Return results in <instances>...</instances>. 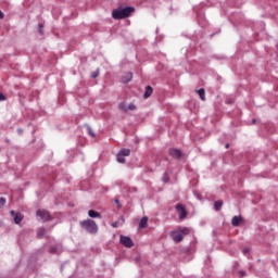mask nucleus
I'll list each match as a JSON object with an SVG mask.
<instances>
[{
    "mask_svg": "<svg viewBox=\"0 0 278 278\" xmlns=\"http://www.w3.org/2000/svg\"><path fill=\"white\" fill-rule=\"evenodd\" d=\"M11 216L13 217L15 225H20V223L23 220V214L21 213L11 211Z\"/></svg>",
    "mask_w": 278,
    "mask_h": 278,
    "instance_id": "1a4fd4ad",
    "label": "nucleus"
},
{
    "mask_svg": "<svg viewBox=\"0 0 278 278\" xmlns=\"http://www.w3.org/2000/svg\"><path fill=\"white\" fill-rule=\"evenodd\" d=\"M37 236L39 237L45 236V229H39Z\"/></svg>",
    "mask_w": 278,
    "mask_h": 278,
    "instance_id": "aec40b11",
    "label": "nucleus"
},
{
    "mask_svg": "<svg viewBox=\"0 0 278 278\" xmlns=\"http://www.w3.org/2000/svg\"><path fill=\"white\" fill-rule=\"evenodd\" d=\"M240 223H242V217H240V216L232 217L231 224L233 227H238V225H240Z\"/></svg>",
    "mask_w": 278,
    "mask_h": 278,
    "instance_id": "ddd939ff",
    "label": "nucleus"
},
{
    "mask_svg": "<svg viewBox=\"0 0 278 278\" xmlns=\"http://www.w3.org/2000/svg\"><path fill=\"white\" fill-rule=\"evenodd\" d=\"M119 242L123 244V247H126V249H131V247H134V241L131 238L126 236H121Z\"/></svg>",
    "mask_w": 278,
    "mask_h": 278,
    "instance_id": "39448f33",
    "label": "nucleus"
},
{
    "mask_svg": "<svg viewBox=\"0 0 278 278\" xmlns=\"http://www.w3.org/2000/svg\"><path fill=\"white\" fill-rule=\"evenodd\" d=\"M119 110H122V112H129V111L132 112L134 110H136V105L134 103H130V104L121 103Z\"/></svg>",
    "mask_w": 278,
    "mask_h": 278,
    "instance_id": "0eeeda50",
    "label": "nucleus"
},
{
    "mask_svg": "<svg viewBox=\"0 0 278 278\" xmlns=\"http://www.w3.org/2000/svg\"><path fill=\"white\" fill-rule=\"evenodd\" d=\"M37 216L41 219V220H49L50 215L49 212L45 211V210H38L37 211Z\"/></svg>",
    "mask_w": 278,
    "mask_h": 278,
    "instance_id": "6e6552de",
    "label": "nucleus"
},
{
    "mask_svg": "<svg viewBox=\"0 0 278 278\" xmlns=\"http://www.w3.org/2000/svg\"><path fill=\"white\" fill-rule=\"evenodd\" d=\"M88 216H90V218H101V214L97 211L90 210L88 212Z\"/></svg>",
    "mask_w": 278,
    "mask_h": 278,
    "instance_id": "2eb2a0df",
    "label": "nucleus"
},
{
    "mask_svg": "<svg viewBox=\"0 0 278 278\" xmlns=\"http://www.w3.org/2000/svg\"><path fill=\"white\" fill-rule=\"evenodd\" d=\"M89 135L94 138V132L92 131V129L89 128Z\"/></svg>",
    "mask_w": 278,
    "mask_h": 278,
    "instance_id": "4be33fe9",
    "label": "nucleus"
},
{
    "mask_svg": "<svg viewBox=\"0 0 278 278\" xmlns=\"http://www.w3.org/2000/svg\"><path fill=\"white\" fill-rule=\"evenodd\" d=\"M188 233H190V229L180 228L178 230L172 231L170 237L174 240V242H181V240H184V237L188 236Z\"/></svg>",
    "mask_w": 278,
    "mask_h": 278,
    "instance_id": "7ed1b4c3",
    "label": "nucleus"
},
{
    "mask_svg": "<svg viewBox=\"0 0 278 278\" xmlns=\"http://www.w3.org/2000/svg\"><path fill=\"white\" fill-rule=\"evenodd\" d=\"M91 77H92L93 79L97 78V77H99V72H98V71L93 72L92 75H91Z\"/></svg>",
    "mask_w": 278,
    "mask_h": 278,
    "instance_id": "6ab92c4d",
    "label": "nucleus"
},
{
    "mask_svg": "<svg viewBox=\"0 0 278 278\" xmlns=\"http://www.w3.org/2000/svg\"><path fill=\"white\" fill-rule=\"evenodd\" d=\"M80 227H83V229H86L88 233H97L99 231L97 223H94V220L92 219H86L80 222Z\"/></svg>",
    "mask_w": 278,
    "mask_h": 278,
    "instance_id": "f03ea898",
    "label": "nucleus"
},
{
    "mask_svg": "<svg viewBox=\"0 0 278 278\" xmlns=\"http://www.w3.org/2000/svg\"><path fill=\"white\" fill-rule=\"evenodd\" d=\"M4 14H3V11L0 10V18H3Z\"/></svg>",
    "mask_w": 278,
    "mask_h": 278,
    "instance_id": "b1692460",
    "label": "nucleus"
},
{
    "mask_svg": "<svg viewBox=\"0 0 278 278\" xmlns=\"http://www.w3.org/2000/svg\"><path fill=\"white\" fill-rule=\"evenodd\" d=\"M0 101H5V96L3 93H0Z\"/></svg>",
    "mask_w": 278,
    "mask_h": 278,
    "instance_id": "412c9836",
    "label": "nucleus"
},
{
    "mask_svg": "<svg viewBox=\"0 0 278 278\" xmlns=\"http://www.w3.org/2000/svg\"><path fill=\"white\" fill-rule=\"evenodd\" d=\"M148 225H149V217L144 216L139 222V229H147Z\"/></svg>",
    "mask_w": 278,
    "mask_h": 278,
    "instance_id": "9d476101",
    "label": "nucleus"
},
{
    "mask_svg": "<svg viewBox=\"0 0 278 278\" xmlns=\"http://www.w3.org/2000/svg\"><path fill=\"white\" fill-rule=\"evenodd\" d=\"M132 12H135V9L131 7L121 8L117 10H113L112 16H113V18L118 21L121 18H127L128 16L131 15Z\"/></svg>",
    "mask_w": 278,
    "mask_h": 278,
    "instance_id": "f257e3e1",
    "label": "nucleus"
},
{
    "mask_svg": "<svg viewBox=\"0 0 278 278\" xmlns=\"http://www.w3.org/2000/svg\"><path fill=\"white\" fill-rule=\"evenodd\" d=\"M130 79H134V74H131L130 72L126 73L123 77H122V81L124 84L129 83Z\"/></svg>",
    "mask_w": 278,
    "mask_h": 278,
    "instance_id": "9b49d317",
    "label": "nucleus"
},
{
    "mask_svg": "<svg viewBox=\"0 0 278 278\" xmlns=\"http://www.w3.org/2000/svg\"><path fill=\"white\" fill-rule=\"evenodd\" d=\"M131 151L129 149H123L117 153V162L119 164H125V157L130 155Z\"/></svg>",
    "mask_w": 278,
    "mask_h": 278,
    "instance_id": "20e7f679",
    "label": "nucleus"
},
{
    "mask_svg": "<svg viewBox=\"0 0 278 278\" xmlns=\"http://www.w3.org/2000/svg\"><path fill=\"white\" fill-rule=\"evenodd\" d=\"M151 94H153V88H151V86L146 87V91H144V99H149V97H151Z\"/></svg>",
    "mask_w": 278,
    "mask_h": 278,
    "instance_id": "4468645a",
    "label": "nucleus"
},
{
    "mask_svg": "<svg viewBox=\"0 0 278 278\" xmlns=\"http://www.w3.org/2000/svg\"><path fill=\"white\" fill-rule=\"evenodd\" d=\"M169 154L172 155V157H176V160H178V157H181V151L177 149L169 150Z\"/></svg>",
    "mask_w": 278,
    "mask_h": 278,
    "instance_id": "f8f14e48",
    "label": "nucleus"
},
{
    "mask_svg": "<svg viewBox=\"0 0 278 278\" xmlns=\"http://www.w3.org/2000/svg\"><path fill=\"white\" fill-rule=\"evenodd\" d=\"M50 252H51V253H55V248H52V249L50 250Z\"/></svg>",
    "mask_w": 278,
    "mask_h": 278,
    "instance_id": "393cba45",
    "label": "nucleus"
},
{
    "mask_svg": "<svg viewBox=\"0 0 278 278\" xmlns=\"http://www.w3.org/2000/svg\"><path fill=\"white\" fill-rule=\"evenodd\" d=\"M249 251L248 250H244L243 253H248Z\"/></svg>",
    "mask_w": 278,
    "mask_h": 278,
    "instance_id": "cd10ccee",
    "label": "nucleus"
},
{
    "mask_svg": "<svg viewBox=\"0 0 278 278\" xmlns=\"http://www.w3.org/2000/svg\"><path fill=\"white\" fill-rule=\"evenodd\" d=\"M198 94L202 101H205V89H199Z\"/></svg>",
    "mask_w": 278,
    "mask_h": 278,
    "instance_id": "dca6fc26",
    "label": "nucleus"
},
{
    "mask_svg": "<svg viewBox=\"0 0 278 278\" xmlns=\"http://www.w3.org/2000/svg\"><path fill=\"white\" fill-rule=\"evenodd\" d=\"M5 205V198H0V207H3Z\"/></svg>",
    "mask_w": 278,
    "mask_h": 278,
    "instance_id": "a211bd4d",
    "label": "nucleus"
},
{
    "mask_svg": "<svg viewBox=\"0 0 278 278\" xmlns=\"http://www.w3.org/2000/svg\"><path fill=\"white\" fill-rule=\"evenodd\" d=\"M176 211L178 213L180 220H184V218L188 216V212H186V208L181 204L176 205Z\"/></svg>",
    "mask_w": 278,
    "mask_h": 278,
    "instance_id": "423d86ee",
    "label": "nucleus"
},
{
    "mask_svg": "<svg viewBox=\"0 0 278 278\" xmlns=\"http://www.w3.org/2000/svg\"><path fill=\"white\" fill-rule=\"evenodd\" d=\"M214 207L218 212V210H220V207H223V201H216L214 203Z\"/></svg>",
    "mask_w": 278,
    "mask_h": 278,
    "instance_id": "f3484780",
    "label": "nucleus"
},
{
    "mask_svg": "<svg viewBox=\"0 0 278 278\" xmlns=\"http://www.w3.org/2000/svg\"><path fill=\"white\" fill-rule=\"evenodd\" d=\"M112 227H116V224H112Z\"/></svg>",
    "mask_w": 278,
    "mask_h": 278,
    "instance_id": "bb28decb",
    "label": "nucleus"
},
{
    "mask_svg": "<svg viewBox=\"0 0 278 278\" xmlns=\"http://www.w3.org/2000/svg\"><path fill=\"white\" fill-rule=\"evenodd\" d=\"M226 149H229V144H226Z\"/></svg>",
    "mask_w": 278,
    "mask_h": 278,
    "instance_id": "a878e982",
    "label": "nucleus"
},
{
    "mask_svg": "<svg viewBox=\"0 0 278 278\" xmlns=\"http://www.w3.org/2000/svg\"><path fill=\"white\" fill-rule=\"evenodd\" d=\"M163 181H168V177L166 176V174L163 176Z\"/></svg>",
    "mask_w": 278,
    "mask_h": 278,
    "instance_id": "5701e85b",
    "label": "nucleus"
}]
</instances>
